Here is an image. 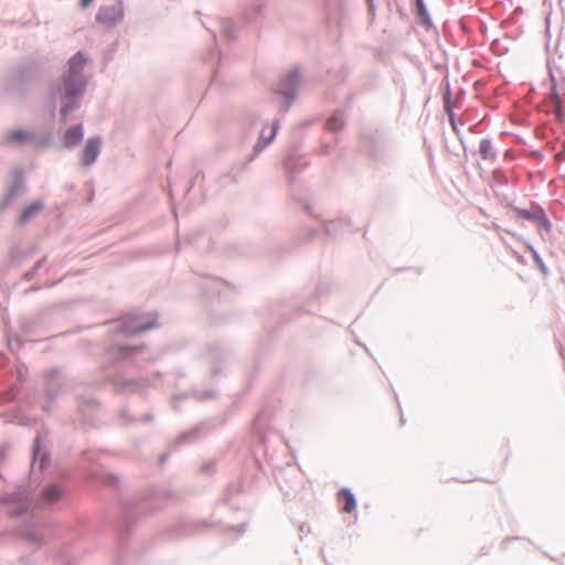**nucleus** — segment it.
I'll return each instance as SVG.
<instances>
[{
  "mask_svg": "<svg viewBox=\"0 0 565 565\" xmlns=\"http://www.w3.org/2000/svg\"><path fill=\"white\" fill-rule=\"evenodd\" d=\"M86 58L78 52L68 61V73L64 78V98L61 115L64 120L77 107V98L82 95L85 87V79L82 72L85 67Z\"/></svg>",
  "mask_w": 565,
  "mask_h": 565,
  "instance_id": "nucleus-1",
  "label": "nucleus"
},
{
  "mask_svg": "<svg viewBox=\"0 0 565 565\" xmlns=\"http://www.w3.org/2000/svg\"><path fill=\"white\" fill-rule=\"evenodd\" d=\"M102 140L99 137L90 138L82 151V162L88 167L95 162L100 151Z\"/></svg>",
  "mask_w": 565,
  "mask_h": 565,
  "instance_id": "nucleus-2",
  "label": "nucleus"
},
{
  "mask_svg": "<svg viewBox=\"0 0 565 565\" xmlns=\"http://www.w3.org/2000/svg\"><path fill=\"white\" fill-rule=\"evenodd\" d=\"M33 134L26 130L8 131L3 137V142L8 146H21L30 142Z\"/></svg>",
  "mask_w": 565,
  "mask_h": 565,
  "instance_id": "nucleus-3",
  "label": "nucleus"
},
{
  "mask_svg": "<svg viewBox=\"0 0 565 565\" xmlns=\"http://www.w3.org/2000/svg\"><path fill=\"white\" fill-rule=\"evenodd\" d=\"M338 502L345 513H352L356 508L355 497L349 489H341L338 492Z\"/></svg>",
  "mask_w": 565,
  "mask_h": 565,
  "instance_id": "nucleus-4",
  "label": "nucleus"
},
{
  "mask_svg": "<svg viewBox=\"0 0 565 565\" xmlns=\"http://www.w3.org/2000/svg\"><path fill=\"white\" fill-rule=\"evenodd\" d=\"M83 126L76 125L68 128L64 135V143L67 147H73L78 143L83 138Z\"/></svg>",
  "mask_w": 565,
  "mask_h": 565,
  "instance_id": "nucleus-5",
  "label": "nucleus"
},
{
  "mask_svg": "<svg viewBox=\"0 0 565 565\" xmlns=\"http://www.w3.org/2000/svg\"><path fill=\"white\" fill-rule=\"evenodd\" d=\"M118 18L119 13L114 8H102L97 13V20L106 24L115 23Z\"/></svg>",
  "mask_w": 565,
  "mask_h": 565,
  "instance_id": "nucleus-6",
  "label": "nucleus"
},
{
  "mask_svg": "<svg viewBox=\"0 0 565 565\" xmlns=\"http://www.w3.org/2000/svg\"><path fill=\"white\" fill-rule=\"evenodd\" d=\"M42 497L45 501L53 503L61 499L62 491L56 486H49L42 491Z\"/></svg>",
  "mask_w": 565,
  "mask_h": 565,
  "instance_id": "nucleus-7",
  "label": "nucleus"
},
{
  "mask_svg": "<svg viewBox=\"0 0 565 565\" xmlns=\"http://www.w3.org/2000/svg\"><path fill=\"white\" fill-rule=\"evenodd\" d=\"M479 153L484 160H491L494 158V150L490 140L484 139L480 142Z\"/></svg>",
  "mask_w": 565,
  "mask_h": 565,
  "instance_id": "nucleus-8",
  "label": "nucleus"
},
{
  "mask_svg": "<svg viewBox=\"0 0 565 565\" xmlns=\"http://www.w3.org/2000/svg\"><path fill=\"white\" fill-rule=\"evenodd\" d=\"M345 125L344 116L342 114H335L331 116L327 121V128L335 131L343 128Z\"/></svg>",
  "mask_w": 565,
  "mask_h": 565,
  "instance_id": "nucleus-9",
  "label": "nucleus"
},
{
  "mask_svg": "<svg viewBox=\"0 0 565 565\" xmlns=\"http://www.w3.org/2000/svg\"><path fill=\"white\" fill-rule=\"evenodd\" d=\"M42 204L36 202L29 205L21 214V223L26 222L33 214L40 212Z\"/></svg>",
  "mask_w": 565,
  "mask_h": 565,
  "instance_id": "nucleus-10",
  "label": "nucleus"
},
{
  "mask_svg": "<svg viewBox=\"0 0 565 565\" xmlns=\"http://www.w3.org/2000/svg\"><path fill=\"white\" fill-rule=\"evenodd\" d=\"M417 12L424 24L430 25L431 21L423 0H416Z\"/></svg>",
  "mask_w": 565,
  "mask_h": 565,
  "instance_id": "nucleus-11",
  "label": "nucleus"
},
{
  "mask_svg": "<svg viewBox=\"0 0 565 565\" xmlns=\"http://www.w3.org/2000/svg\"><path fill=\"white\" fill-rule=\"evenodd\" d=\"M277 129H278V122H275V124H273V126L270 127V131H269V135H268V136H266V135H265V131H264V130L262 131V134H260V138L265 140L264 146H266L267 143H269V142L274 139V137H275V135H276V132H277Z\"/></svg>",
  "mask_w": 565,
  "mask_h": 565,
  "instance_id": "nucleus-12",
  "label": "nucleus"
},
{
  "mask_svg": "<svg viewBox=\"0 0 565 565\" xmlns=\"http://www.w3.org/2000/svg\"><path fill=\"white\" fill-rule=\"evenodd\" d=\"M297 77H298V74L297 72H292L290 74L287 75V77L285 78V83H287L288 86H294L297 82Z\"/></svg>",
  "mask_w": 565,
  "mask_h": 565,
  "instance_id": "nucleus-13",
  "label": "nucleus"
},
{
  "mask_svg": "<svg viewBox=\"0 0 565 565\" xmlns=\"http://www.w3.org/2000/svg\"><path fill=\"white\" fill-rule=\"evenodd\" d=\"M539 223H540V226L543 227L546 232L551 231V223L547 220L542 218L539 221Z\"/></svg>",
  "mask_w": 565,
  "mask_h": 565,
  "instance_id": "nucleus-14",
  "label": "nucleus"
},
{
  "mask_svg": "<svg viewBox=\"0 0 565 565\" xmlns=\"http://www.w3.org/2000/svg\"><path fill=\"white\" fill-rule=\"evenodd\" d=\"M151 326H138L131 329L132 332H140L149 329Z\"/></svg>",
  "mask_w": 565,
  "mask_h": 565,
  "instance_id": "nucleus-15",
  "label": "nucleus"
},
{
  "mask_svg": "<svg viewBox=\"0 0 565 565\" xmlns=\"http://www.w3.org/2000/svg\"><path fill=\"white\" fill-rule=\"evenodd\" d=\"M533 254H534V257H535L536 263L540 265V267H541L543 270H545L544 264L542 263V260H541L540 256H539L535 252H533Z\"/></svg>",
  "mask_w": 565,
  "mask_h": 565,
  "instance_id": "nucleus-16",
  "label": "nucleus"
},
{
  "mask_svg": "<svg viewBox=\"0 0 565 565\" xmlns=\"http://www.w3.org/2000/svg\"><path fill=\"white\" fill-rule=\"evenodd\" d=\"M93 0H81L82 8H86L92 3Z\"/></svg>",
  "mask_w": 565,
  "mask_h": 565,
  "instance_id": "nucleus-17",
  "label": "nucleus"
},
{
  "mask_svg": "<svg viewBox=\"0 0 565 565\" xmlns=\"http://www.w3.org/2000/svg\"><path fill=\"white\" fill-rule=\"evenodd\" d=\"M285 96L289 97L291 96L292 92H281Z\"/></svg>",
  "mask_w": 565,
  "mask_h": 565,
  "instance_id": "nucleus-18",
  "label": "nucleus"
}]
</instances>
